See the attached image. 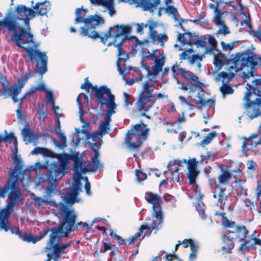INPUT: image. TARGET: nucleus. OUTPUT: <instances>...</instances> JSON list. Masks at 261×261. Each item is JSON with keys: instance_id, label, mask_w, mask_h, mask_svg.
<instances>
[{"instance_id": "nucleus-3", "label": "nucleus", "mask_w": 261, "mask_h": 261, "mask_svg": "<svg viewBox=\"0 0 261 261\" xmlns=\"http://www.w3.org/2000/svg\"><path fill=\"white\" fill-rule=\"evenodd\" d=\"M149 130V128L147 127V125L143 122L135 125L126 134L125 140L127 147L130 149L138 151L143 143L140 140V137L143 140H145L147 138Z\"/></svg>"}, {"instance_id": "nucleus-18", "label": "nucleus", "mask_w": 261, "mask_h": 261, "mask_svg": "<svg viewBox=\"0 0 261 261\" xmlns=\"http://www.w3.org/2000/svg\"><path fill=\"white\" fill-rule=\"evenodd\" d=\"M117 61V68L120 74L125 76L132 68L130 66H126V61L128 59L129 57L127 54L122 50V54L118 56Z\"/></svg>"}, {"instance_id": "nucleus-43", "label": "nucleus", "mask_w": 261, "mask_h": 261, "mask_svg": "<svg viewBox=\"0 0 261 261\" xmlns=\"http://www.w3.org/2000/svg\"><path fill=\"white\" fill-rule=\"evenodd\" d=\"M156 26V24L155 22H151L150 24L148 26V28L149 30V37L150 39L151 40V42L153 43H156V37L157 35V32L154 30V28Z\"/></svg>"}, {"instance_id": "nucleus-41", "label": "nucleus", "mask_w": 261, "mask_h": 261, "mask_svg": "<svg viewBox=\"0 0 261 261\" xmlns=\"http://www.w3.org/2000/svg\"><path fill=\"white\" fill-rule=\"evenodd\" d=\"M73 170L76 176L79 177L81 176L82 172L85 171L84 168L82 167V160L74 162Z\"/></svg>"}, {"instance_id": "nucleus-35", "label": "nucleus", "mask_w": 261, "mask_h": 261, "mask_svg": "<svg viewBox=\"0 0 261 261\" xmlns=\"http://www.w3.org/2000/svg\"><path fill=\"white\" fill-rule=\"evenodd\" d=\"M126 27H128L130 28V32L126 33H124L123 35H121L122 36V41H125L126 40H132V39H135V43L134 44V46L135 47H136L139 44H141L142 43H141L140 40L138 39V38L135 36H128V34L130 33L132 30V27L130 25H125Z\"/></svg>"}, {"instance_id": "nucleus-60", "label": "nucleus", "mask_w": 261, "mask_h": 261, "mask_svg": "<svg viewBox=\"0 0 261 261\" xmlns=\"http://www.w3.org/2000/svg\"><path fill=\"white\" fill-rule=\"evenodd\" d=\"M136 176L138 181H141L146 179L147 175L142 171L137 169L136 170Z\"/></svg>"}, {"instance_id": "nucleus-44", "label": "nucleus", "mask_w": 261, "mask_h": 261, "mask_svg": "<svg viewBox=\"0 0 261 261\" xmlns=\"http://www.w3.org/2000/svg\"><path fill=\"white\" fill-rule=\"evenodd\" d=\"M220 90L223 94V98H225L226 94H231L233 93V89L227 83L223 84L220 88Z\"/></svg>"}, {"instance_id": "nucleus-2", "label": "nucleus", "mask_w": 261, "mask_h": 261, "mask_svg": "<svg viewBox=\"0 0 261 261\" xmlns=\"http://www.w3.org/2000/svg\"><path fill=\"white\" fill-rule=\"evenodd\" d=\"M231 62L236 71L243 70L242 77L246 81L247 79L254 76L255 67L259 65L261 66V54L257 55L249 50L243 53H238L227 62Z\"/></svg>"}, {"instance_id": "nucleus-17", "label": "nucleus", "mask_w": 261, "mask_h": 261, "mask_svg": "<svg viewBox=\"0 0 261 261\" xmlns=\"http://www.w3.org/2000/svg\"><path fill=\"white\" fill-rule=\"evenodd\" d=\"M56 126H55L54 127V130L55 134L59 135L61 140V142H58L55 138H53L52 140L53 141L54 144L56 147H58L59 149H63L67 147L66 137L64 133L61 132V122L59 119V117H57L56 120Z\"/></svg>"}, {"instance_id": "nucleus-31", "label": "nucleus", "mask_w": 261, "mask_h": 261, "mask_svg": "<svg viewBox=\"0 0 261 261\" xmlns=\"http://www.w3.org/2000/svg\"><path fill=\"white\" fill-rule=\"evenodd\" d=\"M21 134L23 136L24 141L25 140V138H27V137L29 138V140L28 141L29 143H30L31 142H36V141L38 139V137L36 135H35L34 133V132L32 130H31L29 128H24L22 130Z\"/></svg>"}, {"instance_id": "nucleus-22", "label": "nucleus", "mask_w": 261, "mask_h": 261, "mask_svg": "<svg viewBox=\"0 0 261 261\" xmlns=\"http://www.w3.org/2000/svg\"><path fill=\"white\" fill-rule=\"evenodd\" d=\"M87 86L89 87V88H91L92 90H94L95 91L94 97L98 100H102L104 95H106L111 92V89L106 85H102L98 88L96 86H93L90 82H88Z\"/></svg>"}, {"instance_id": "nucleus-62", "label": "nucleus", "mask_w": 261, "mask_h": 261, "mask_svg": "<svg viewBox=\"0 0 261 261\" xmlns=\"http://www.w3.org/2000/svg\"><path fill=\"white\" fill-rule=\"evenodd\" d=\"M82 226L85 227L86 233H88L91 229V226H90L86 222H83L82 221L77 222L75 225V230L77 229L78 227Z\"/></svg>"}, {"instance_id": "nucleus-16", "label": "nucleus", "mask_w": 261, "mask_h": 261, "mask_svg": "<svg viewBox=\"0 0 261 261\" xmlns=\"http://www.w3.org/2000/svg\"><path fill=\"white\" fill-rule=\"evenodd\" d=\"M241 242L239 250L242 254L248 252L255 245H261V239L256 237H247Z\"/></svg>"}, {"instance_id": "nucleus-47", "label": "nucleus", "mask_w": 261, "mask_h": 261, "mask_svg": "<svg viewBox=\"0 0 261 261\" xmlns=\"http://www.w3.org/2000/svg\"><path fill=\"white\" fill-rule=\"evenodd\" d=\"M234 74L232 72L227 73L225 71H222L218 74V76L222 78V83H228L230 80L233 77Z\"/></svg>"}, {"instance_id": "nucleus-34", "label": "nucleus", "mask_w": 261, "mask_h": 261, "mask_svg": "<svg viewBox=\"0 0 261 261\" xmlns=\"http://www.w3.org/2000/svg\"><path fill=\"white\" fill-rule=\"evenodd\" d=\"M77 195L76 193L72 191L68 192L67 194L63 197V200L66 204L72 205L75 201H79L78 200H76Z\"/></svg>"}, {"instance_id": "nucleus-30", "label": "nucleus", "mask_w": 261, "mask_h": 261, "mask_svg": "<svg viewBox=\"0 0 261 261\" xmlns=\"http://www.w3.org/2000/svg\"><path fill=\"white\" fill-rule=\"evenodd\" d=\"M221 174L218 177L219 182L220 184H226L231 177V174L227 169L221 168Z\"/></svg>"}, {"instance_id": "nucleus-19", "label": "nucleus", "mask_w": 261, "mask_h": 261, "mask_svg": "<svg viewBox=\"0 0 261 261\" xmlns=\"http://www.w3.org/2000/svg\"><path fill=\"white\" fill-rule=\"evenodd\" d=\"M9 217V216L0 214V230L6 232L10 231L12 234L19 236V227L11 225L8 222Z\"/></svg>"}, {"instance_id": "nucleus-15", "label": "nucleus", "mask_w": 261, "mask_h": 261, "mask_svg": "<svg viewBox=\"0 0 261 261\" xmlns=\"http://www.w3.org/2000/svg\"><path fill=\"white\" fill-rule=\"evenodd\" d=\"M50 175L51 173L48 172L47 178L49 179V182L46 186L44 191V195L49 200H50L51 196L56 194L57 188L58 187L57 183V180L58 178L62 177H60V176H56L54 173L51 174V176Z\"/></svg>"}, {"instance_id": "nucleus-26", "label": "nucleus", "mask_w": 261, "mask_h": 261, "mask_svg": "<svg viewBox=\"0 0 261 261\" xmlns=\"http://www.w3.org/2000/svg\"><path fill=\"white\" fill-rule=\"evenodd\" d=\"M33 8L35 10L34 11L35 15L37 14L40 16H43L46 15L47 12L49 11L50 4L48 1L37 3Z\"/></svg>"}, {"instance_id": "nucleus-20", "label": "nucleus", "mask_w": 261, "mask_h": 261, "mask_svg": "<svg viewBox=\"0 0 261 261\" xmlns=\"http://www.w3.org/2000/svg\"><path fill=\"white\" fill-rule=\"evenodd\" d=\"M108 98L105 99L104 97L102 100H99V102L100 104V108L104 105H106L107 108L106 113L113 115L116 113L115 109L117 105L115 102V96L111 92L106 95Z\"/></svg>"}, {"instance_id": "nucleus-59", "label": "nucleus", "mask_w": 261, "mask_h": 261, "mask_svg": "<svg viewBox=\"0 0 261 261\" xmlns=\"http://www.w3.org/2000/svg\"><path fill=\"white\" fill-rule=\"evenodd\" d=\"M198 162L194 158L189 160L188 161H187L186 164L187 165L188 169H196V165Z\"/></svg>"}, {"instance_id": "nucleus-38", "label": "nucleus", "mask_w": 261, "mask_h": 261, "mask_svg": "<svg viewBox=\"0 0 261 261\" xmlns=\"http://www.w3.org/2000/svg\"><path fill=\"white\" fill-rule=\"evenodd\" d=\"M15 204L16 202L10 200L7 204L6 208H4L0 211V214L9 216L13 211V208L15 206Z\"/></svg>"}, {"instance_id": "nucleus-1", "label": "nucleus", "mask_w": 261, "mask_h": 261, "mask_svg": "<svg viewBox=\"0 0 261 261\" xmlns=\"http://www.w3.org/2000/svg\"><path fill=\"white\" fill-rule=\"evenodd\" d=\"M35 16L34 10L25 5H18L15 10L10 9L5 15V19L10 21L11 28V40L18 47L25 50L31 62H37L36 67L40 75L47 71L48 57L44 51L34 49L36 47L33 40V35L30 32V18L28 17Z\"/></svg>"}, {"instance_id": "nucleus-61", "label": "nucleus", "mask_w": 261, "mask_h": 261, "mask_svg": "<svg viewBox=\"0 0 261 261\" xmlns=\"http://www.w3.org/2000/svg\"><path fill=\"white\" fill-rule=\"evenodd\" d=\"M157 36L156 42L158 41L159 43H161L162 45H163L164 43L166 42L168 39L167 35L165 34L160 33L158 34Z\"/></svg>"}, {"instance_id": "nucleus-46", "label": "nucleus", "mask_w": 261, "mask_h": 261, "mask_svg": "<svg viewBox=\"0 0 261 261\" xmlns=\"http://www.w3.org/2000/svg\"><path fill=\"white\" fill-rule=\"evenodd\" d=\"M15 186H15L12 187V182L11 183L10 187L11 191L10 194L8 195V198L10 200L16 202V200L20 197V192L15 190Z\"/></svg>"}, {"instance_id": "nucleus-45", "label": "nucleus", "mask_w": 261, "mask_h": 261, "mask_svg": "<svg viewBox=\"0 0 261 261\" xmlns=\"http://www.w3.org/2000/svg\"><path fill=\"white\" fill-rule=\"evenodd\" d=\"M164 64V57L162 59L160 57H156V59L154 61V66L153 70H154V72L159 73L162 70V67Z\"/></svg>"}, {"instance_id": "nucleus-25", "label": "nucleus", "mask_w": 261, "mask_h": 261, "mask_svg": "<svg viewBox=\"0 0 261 261\" xmlns=\"http://www.w3.org/2000/svg\"><path fill=\"white\" fill-rule=\"evenodd\" d=\"M197 87V89L198 90V94L197 95V97L199 98V101L197 103V105H200L202 107L208 106L210 107H213L215 105V100L212 99H208L205 100L203 98L204 95V89L199 85H195Z\"/></svg>"}, {"instance_id": "nucleus-51", "label": "nucleus", "mask_w": 261, "mask_h": 261, "mask_svg": "<svg viewBox=\"0 0 261 261\" xmlns=\"http://www.w3.org/2000/svg\"><path fill=\"white\" fill-rule=\"evenodd\" d=\"M221 27L218 29L216 33V35L222 34L223 36H226L230 34V32L229 29L225 24V22L223 21V24H220Z\"/></svg>"}, {"instance_id": "nucleus-5", "label": "nucleus", "mask_w": 261, "mask_h": 261, "mask_svg": "<svg viewBox=\"0 0 261 261\" xmlns=\"http://www.w3.org/2000/svg\"><path fill=\"white\" fill-rule=\"evenodd\" d=\"M95 26L94 23L93 27H95L94 29L88 32V35L87 36L93 39L99 38L102 43L105 44L106 43L108 38L111 37L113 38H119L124 33L130 32V28L126 27L125 25H115L113 27L109 28L108 31L105 34L104 37H101L99 36V33L95 31Z\"/></svg>"}, {"instance_id": "nucleus-11", "label": "nucleus", "mask_w": 261, "mask_h": 261, "mask_svg": "<svg viewBox=\"0 0 261 261\" xmlns=\"http://www.w3.org/2000/svg\"><path fill=\"white\" fill-rule=\"evenodd\" d=\"M178 40L184 44H194L197 48L205 47L207 42V37L205 35H201L200 39L194 40L193 34L191 32H187L179 34L178 36Z\"/></svg>"}, {"instance_id": "nucleus-21", "label": "nucleus", "mask_w": 261, "mask_h": 261, "mask_svg": "<svg viewBox=\"0 0 261 261\" xmlns=\"http://www.w3.org/2000/svg\"><path fill=\"white\" fill-rule=\"evenodd\" d=\"M225 189L221 188L219 186L217 185L212 190L213 197L218 199V202L220 204V207L224 210L225 207V201L227 200V197L225 195L224 191Z\"/></svg>"}, {"instance_id": "nucleus-4", "label": "nucleus", "mask_w": 261, "mask_h": 261, "mask_svg": "<svg viewBox=\"0 0 261 261\" xmlns=\"http://www.w3.org/2000/svg\"><path fill=\"white\" fill-rule=\"evenodd\" d=\"M61 214L63 219L59 222L55 232L59 231L60 237H67L68 234L75 230V225L77 215L74 209H69L67 205L61 203Z\"/></svg>"}, {"instance_id": "nucleus-57", "label": "nucleus", "mask_w": 261, "mask_h": 261, "mask_svg": "<svg viewBox=\"0 0 261 261\" xmlns=\"http://www.w3.org/2000/svg\"><path fill=\"white\" fill-rule=\"evenodd\" d=\"M207 42L211 45L212 48H215L217 51H218L217 48V42L214 37L212 35H208V37H207Z\"/></svg>"}, {"instance_id": "nucleus-23", "label": "nucleus", "mask_w": 261, "mask_h": 261, "mask_svg": "<svg viewBox=\"0 0 261 261\" xmlns=\"http://www.w3.org/2000/svg\"><path fill=\"white\" fill-rule=\"evenodd\" d=\"M99 158V156L94 155L84 168L85 172H95L98 169H103V165Z\"/></svg>"}, {"instance_id": "nucleus-14", "label": "nucleus", "mask_w": 261, "mask_h": 261, "mask_svg": "<svg viewBox=\"0 0 261 261\" xmlns=\"http://www.w3.org/2000/svg\"><path fill=\"white\" fill-rule=\"evenodd\" d=\"M151 216V222L149 225H146L148 228L146 229H158L162 227L163 223L164 215L162 211V207L153 209Z\"/></svg>"}, {"instance_id": "nucleus-49", "label": "nucleus", "mask_w": 261, "mask_h": 261, "mask_svg": "<svg viewBox=\"0 0 261 261\" xmlns=\"http://www.w3.org/2000/svg\"><path fill=\"white\" fill-rule=\"evenodd\" d=\"M35 201L37 202L39 205H41L43 203H49L53 205H56V202L55 200H49L46 196L44 195L42 198L39 197H36L35 198Z\"/></svg>"}, {"instance_id": "nucleus-29", "label": "nucleus", "mask_w": 261, "mask_h": 261, "mask_svg": "<svg viewBox=\"0 0 261 261\" xmlns=\"http://www.w3.org/2000/svg\"><path fill=\"white\" fill-rule=\"evenodd\" d=\"M246 180L242 179L236 180L234 181V189L238 194L240 195H247V189L245 187Z\"/></svg>"}, {"instance_id": "nucleus-54", "label": "nucleus", "mask_w": 261, "mask_h": 261, "mask_svg": "<svg viewBox=\"0 0 261 261\" xmlns=\"http://www.w3.org/2000/svg\"><path fill=\"white\" fill-rule=\"evenodd\" d=\"M172 71L174 74L176 75H183V74H185V70L180 67L177 63L175 64L171 68Z\"/></svg>"}, {"instance_id": "nucleus-58", "label": "nucleus", "mask_w": 261, "mask_h": 261, "mask_svg": "<svg viewBox=\"0 0 261 261\" xmlns=\"http://www.w3.org/2000/svg\"><path fill=\"white\" fill-rule=\"evenodd\" d=\"M42 155L43 156L50 157L52 159L55 158L57 156V153L53 152L51 150L46 148H43Z\"/></svg>"}, {"instance_id": "nucleus-40", "label": "nucleus", "mask_w": 261, "mask_h": 261, "mask_svg": "<svg viewBox=\"0 0 261 261\" xmlns=\"http://www.w3.org/2000/svg\"><path fill=\"white\" fill-rule=\"evenodd\" d=\"M199 173L197 169L188 170V178L189 180L190 185H193L196 182V178Z\"/></svg>"}, {"instance_id": "nucleus-13", "label": "nucleus", "mask_w": 261, "mask_h": 261, "mask_svg": "<svg viewBox=\"0 0 261 261\" xmlns=\"http://www.w3.org/2000/svg\"><path fill=\"white\" fill-rule=\"evenodd\" d=\"M121 2L127 3L130 5L136 4L140 6L144 11H149L153 12L157 9L158 5L160 3V0H155L152 3V0H118Z\"/></svg>"}, {"instance_id": "nucleus-10", "label": "nucleus", "mask_w": 261, "mask_h": 261, "mask_svg": "<svg viewBox=\"0 0 261 261\" xmlns=\"http://www.w3.org/2000/svg\"><path fill=\"white\" fill-rule=\"evenodd\" d=\"M12 159L15 163V166L9 174L12 180V187H14L19 179L21 181L23 180L24 171H21L23 163L21 158L18 157L16 153L14 154Z\"/></svg>"}, {"instance_id": "nucleus-63", "label": "nucleus", "mask_w": 261, "mask_h": 261, "mask_svg": "<svg viewBox=\"0 0 261 261\" xmlns=\"http://www.w3.org/2000/svg\"><path fill=\"white\" fill-rule=\"evenodd\" d=\"M69 154L70 160L73 162L82 160V156L80 154L79 152L74 151Z\"/></svg>"}, {"instance_id": "nucleus-53", "label": "nucleus", "mask_w": 261, "mask_h": 261, "mask_svg": "<svg viewBox=\"0 0 261 261\" xmlns=\"http://www.w3.org/2000/svg\"><path fill=\"white\" fill-rule=\"evenodd\" d=\"M11 24L8 20L5 19V18L3 19V20L0 21V29H2V28L5 29L7 32L10 34L11 33V32L9 28H11Z\"/></svg>"}, {"instance_id": "nucleus-52", "label": "nucleus", "mask_w": 261, "mask_h": 261, "mask_svg": "<svg viewBox=\"0 0 261 261\" xmlns=\"http://www.w3.org/2000/svg\"><path fill=\"white\" fill-rule=\"evenodd\" d=\"M3 141H8L13 142V144L15 147L17 145V138L15 136L14 134L12 132H10L9 134H7L4 137L3 136Z\"/></svg>"}, {"instance_id": "nucleus-42", "label": "nucleus", "mask_w": 261, "mask_h": 261, "mask_svg": "<svg viewBox=\"0 0 261 261\" xmlns=\"http://www.w3.org/2000/svg\"><path fill=\"white\" fill-rule=\"evenodd\" d=\"M81 96H82L84 97V98L85 99V102H87V103L88 102V100H89V98H88V96L86 95H85V94L84 93H81L79 95V96H77V98H76V101L77 102V104H78V107H79V113L80 114V120L82 122H83V119L82 118V115H83V109H82V104H81V102L80 101V97Z\"/></svg>"}, {"instance_id": "nucleus-64", "label": "nucleus", "mask_w": 261, "mask_h": 261, "mask_svg": "<svg viewBox=\"0 0 261 261\" xmlns=\"http://www.w3.org/2000/svg\"><path fill=\"white\" fill-rule=\"evenodd\" d=\"M91 149L94 153V155L100 156L99 150L100 149L99 145H98L96 143H91L90 144Z\"/></svg>"}, {"instance_id": "nucleus-39", "label": "nucleus", "mask_w": 261, "mask_h": 261, "mask_svg": "<svg viewBox=\"0 0 261 261\" xmlns=\"http://www.w3.org/2000/svg\"><path fill=\"white\" fill-rule=\"evenodd\" d=\"M54 229H56V228H50V227H49L47 229H44L42 232H40V234L39 235L37 236H38V238L39 239V241L41 240L44 237H45L47 235V234L48 233V232H49V231L51 232V233L49 235V240H51V234L53 233H54L53 236H57L58 235L60 234V233H59L58 231H57V232H55V231L54 230Z\"/></svg>"}, {"instance_id": "nucleus-9", "label": "nucleus", "mask_w": 261, "mask_h": 261, "mask_svg": "<svg viewBox=\"0 0 261 261\" xmlns=\"http://www.w3.org/2000/svg\"><path fill=\"white\" fill-rule=\"evenodd\" d=\"M252 84H247V91L245 93L244 99L246 101V107H251L253 105H255V101H252L249 99L250 96L253 94L258 97H261V78L254 79L251 81Z\"/></svg>"}, {"instance_id": "nucleus-8", "label": "nucleus", "mask_w": 261, "mask_h": 261, "mask_svg": "<svg viewBox=\"0 0 261 261\" xmlns=\"http://www.w3.org/2000/svg\"><path fill=\"white\" fill-rule=\"evenodd\" d=\"M53 234L54 233L51 234V240H49L45 248L47 249H53L54 260L57 261L58 258L62 254L67 253V251L66 250V248L71 246L73 244V242L70 241L66 244L59 245L60 236H53Z\"/></svg>"}, {"instance_id": "nucleus-56", "label": "nucleus", "mask_w": 261, "mask_h": 261, "mask_svg": "<svg viewBox=\"0 0 261 261\" xmlns=\"http://www.w3.org/2000/svg\"><path fill=\"white\" fill-rule=\"evenodd\" d=\"M234 231H228L226 234H224L223 235V241L227 243L228 241H230L231 242H232L234 240L236 239L235 235L233 234Z\"/></svg>"}, {"instance_id": "nucleus-55", "label": "nucleus", "mask_w": 261, "mask_h": 261, "mask_svg": "<svg viewBox=\"0 0 261 261\" xmlns=\"http://www.w3.org/2000/svg\"><path fill=\"white\" fill-rule=\"evenodd\" d=\"M168 168L169 171L171 173L173 174L174 172H177L179 170L178 168L176 165V160L170 161L168 164Z\"/></svg>"}, {"instance_id": "nucleus-48", "label": "nucleus", "mask_w": 261, "mask_h": 261, "mask_svg": "<svg viewBox=\"0 0 261 261\" xmlns=\"http://www.w3.org/2000/svg\"><path fill=\"white\" fill-rule=\"evenodd\" d=\"M260 115L261 113L259 109H250L246 111V115L251 120Z\"/></svg>"}, {"instance_id": "nucleus-33", "label": "nucleus", "mask_w": 261, "mask_h": 261, "mask_svg": "<svg viewBox=\"0 0 261 261\" xmlns=\"http://www.w3.org/2000/svg\"><path fill=\"white\" fill-rule=\"evenodd\" d=\"M148 228L146 225H142L138 232L136 233L134 235L132 236L130 238L126 239L124 242V244L126 245H129L131 244L134 241L136 240L137 238L140 237L143 233V231Z\"/></svg>"}, {"instance_id": "nucleus-50", "label": "nucleus", "mask_w": 261, "mask_h": 261, "mask_svg": "<svg viewBox=\"0 0 261 261\" xmlns=\"http://www.w3.org/2000/svg\"><path fill=\"white\" fill-rule=\"evenodd\" d=\"M216 136L215 132L209 133L201 141V145H207L211 142L214 137Z\"/></svg>"}, {"instance_id": "nucleus-28", "label": "nucleus", "mask_w": 261, "mask_h": 261, "mask_svg": "<svg viewBox=\"0 0 261 261\" xmlns=\"http://www.w3.org/2000/svg\"><path fill=\"white\" fill-rule=\"evenodd\" d=\"M248 232V231L245 226H238L237 227H235L233 234L235 235L236 239H238L239 240L240 242H242L247 237V235Z\"/></svg>"}, {"instance_id": "nucleus-12", "label": "nucleus", "mask_w": 261, "mask_h": 261, "mask_svg": "<svg viewBox=\"0 0 261 261\" xmlns=\"http://www.w3.org/2000/svg\"><path fill=\"white\" fill-rule=\"evenodd\" d=\"M152 85L147 82L143 84V89L140 93L139 99L137 102L138 110L140 112H142L145 105L150 101L152 98L154 97L152 91L149 90V88Z\"/></svg>"}, {"instance_id": "nucleus-7", "label": "nucleus", "mask_w": 261, "mask_h": 261, "mask_svg": "<svg viewBox=\"0 0 261 261\" xmlns=\"http://www.w3.org/2000/svg\"><path fill=\"white\" fill-rule=\"evenodd\" d=\"M55 158L57 159V161L50 162H46V170L48 172H50L51 174L54 173L56 176L62 177L65 174L64 171L66 169V165L68 164L70 160L69 154L67 153L57 154Z\"/></svg>"}, {"instance_id": "nucleus-36", "label": "nucleus", "mask_w": 261, "mask_h": 261, "mask_svg": "<svg viewBox=\"0 0 261 261\" xmlns=\"http://www.w3.org/2000/svg\"><path fill=\"white\" fill-rule=\"evenodd\" d=\"M119 38H114V40L112 42H109L108 44V46H110L113 45L115 47L117 48L118 50V56H120L122 54V45L124 43V41H122V37L121 38V40L117 43V39Z\"/></svg>"}, {"instance_id": "nucleus-6", "label": "nucleus", "mask_w": 261, "mask_h": 261, "mask_svg": "<svg viewBox=\"0 0 261 261\" xmlns=\"http://www.w3.org/2000/svg\"><path fill=\"white\" fill-rule=\"evenodd\" d=\"M81 10L82 8H78L76 9L75 12L76 18L74 19V23L76 24L78 23H85L86 27H81L80 28V34L83 36H85L88 35V32L94 29L95 27H93L94 23V25L103 24L104 23V20L102 17L97 14L91 15L87 18H83L81 16Z\"/></svg>"}, {"instance_id": "nucleus-24", "label": "nucleus", "mask_w": 261, "mask_h": 261, "mask_svg": "<svg viewBox=\"0 0 261 261\" xmlns=\"http://www.w3.org/2000/svg\"><path fill=\"white\" fill-rule=\"evenodd\" d=\"M146 201L152 205V210L162 207L160 196L151 192H146L145 195Z\"/></svg>"}, {"instance_id": "nucleus-37", "label": "nucleus", "mask_w": 261, "mask_h": 261, "mask_svg": "<svg viewBox=\"0 0 261 261\" xmlns=\"http://www.w3.org/2000/svg\"><path fill=\"white\" fill-rule=\"evenodd\" d=\"M19 236H18V238L22 239L23 241L30 243L32 242L33 243H36L37 241H39L38 238V236L34 237L31 234H22V233L19 230Z\"/></svg>"}, {"instance_id": "nucleus-32", "label": "nucleus", "mask_w": 261, "mask_h": 261, "mask_svg": "<svg viewBox=\"0 0 261 261\" xmlns=\"http://www.w3.org/2000/svg\"><path fill=\"white\" fill-rule=\"evenodd\" d=\"M224 13L225 12H222L220 9V7L218 9L216 8L214 11V16L212 20L213 22L217 26L223 24V21H224L222 19V17Z\"/></svg>"}, {"instance_id": "nucleus-27", "label": "nucleus", "mask_w": 261, "mask_h": 261, "mask_svg": "<svg viewBox=\"0 0 261 261\" xmlns=\"http://www.w3.org/2000/svg\"><path fill=\"white\" fill-rule=\"evenodd\" d=\"M114 0H90L91 4L105 6L109 11L110 16H113L114 12Z\"/></svg>"}]
</instances>
